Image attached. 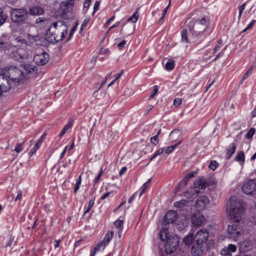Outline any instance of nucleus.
<instances>
[{
  "label": "nucleus",
  "mask_w": 256,
  "mask_h": 256,
  "mask_svg": "<svg viewBox=\"0 0 256 256\" xmlns=\"http://www.w3.org/2000/svg\"><path fill=\"white\" fill-rule=\"evenodd\" d=\"M68 29L67 25L63 21L54 22L46 31V38L52 42L62 40L66 37Z\"/></svg>",
  "instance_id": "nucleus-1"
},
{
  "label": "nucleus",
  "mask_w": 256,
  "mask_h": 256,
  "mask_svg": "<svg viewBox=\"0 0 256 256\" xmlns=\"http://www.w3.org/2000/svg\"><path fill=\"white\" fill-rule=\"evenodd\" d=\"M226 210L232 222H242L244 208L240 200L232 197L227 202Z\"/></svg>",
  "instance_id": "nucleus-2"
},
{
  "label": "nucleus",
  "mask_w": 256,
  "mask_h": 256,
  "mask_svg": "<svg viewBox=\"0 0 256 256\" xmlns=\"http://www.w3.org/2000/svg\"><path fill=\"white\" fill-rule=\"evenodd\" d=\"M242 222H232L228 226L227 228L228 238L234 241H236L243 234V228L242 226Z\"/></svg>",
  "instance_id": "nucleus-3"
},
{
  "label": "nucleus",
  "mask_w": 256,
  "mask_h": 256,
  "mask_svg": "<svg viewBox=\"0 0 256 256\" xmlns=\"http://www.w3.org/2000/svg\"><path fill=\"white\" fill-rule=\"evenodd\" d=\"M8 78L16 82H22L26 79V76L23 72L14 66H10L7 70Z\"/></svg>",
  "instance_id": "nucleus-4"
},
{
  "label": "nucleus",
  "mask_w": 256,
  "mask_h": 256,
  "mask_svg": "<svg viewBox=\"0 0 256 256\" xmlns=\"http://www.w3.org/2000/svg\"><path fill=\"white\" fill-rule=\"evenodd\" d=\"M12 20L15 23H20L28 17L27 10L25 8H13L10 12Z\"/></svg>",
  "instance_id": "nucleus-5"
},
{
  "label": "nucleus",
  "mask_w": 256,
  "mask_h": 256,
  "mask_svg": "<svg viewBox=\"0 0 256 256\" xmlns=\"http://www.w3.org/2000/svg\"><path fill=\"white\" fill-rule=\"evenodd\" d=\"M180 243V240L177 236H171L166 241L165 244V252L167 254H172L174 252Z\"/></svg>",
  "instance_id": "nucleus-6"
},
{
  "label": "nucleus",
  "mask_w": 256,
  "mask_h": 256,
  "mask_svg": "<svg viewBox=\"0 0 256 256\" xmlns=\"http://www.w3.org/2000/svg\"><path fill=\"white\" fill-rule=\"evenodd\" d=\"M242 188L243 192L247 194H255L256 192V182L250 180L245 182Z\"/></svg>",
  "instance_id": "nucleus-7"
},
{
  "label": "nucleus",
  "mask_w": 256,
  "mask_h": 256,
  "mask_svg": "<svg viewBox=\"0 0 256 256\" xmlns=\"http://www.w3.org/2000/svg\"><path fill=\"white\" fill-rule=\"evenodd\" d=\"M208 234L206 230H200L196 234L194 238V242L200 243L202 244H205L208 238Z\"/></svg>",
  "instance_id": "nucleus-8"
},
{
  "label": "nucleus",
  "mask_w": 256,
  "mask_h": 256,
  "mask_svg": "<svg viewBox=\"0 0 256 256\" xmlns=\"http://www.w3.org/2000/svg\"><path fill=\"white\" fill-rule=\"evenodd\" d=\"M60 8L62 12V16L64 18H69L72 17V4L70 2L61 4Z\"/></svg>",
  "instance_id": "nucleus-9"
},
{
  "label": "nucleus",
  "mask_w": 256,
  "mask_h": 256,
  "mask_svg": "<svg viewBox=\"0 0 256 256\" xmlns=\"http://www.w3.org/2000/svg\"><path fill=\"white\" fill-rule=\"evenodd\" d=\"M50 56L46 52H42L40 54H36L34 56V61L40 66H44L46 64L49 60Z\"/></svg>",
  "instance_id": "nucleus-10"
},
{
  "label": "nucleus",
  "mask_w": 256,
  "mask_h": 256,
  "mask_svg": "<svg viewBox=\"0 0 256 256\" xmlns=\"http://www.w3.org/2000/svg\"><path fill=\"white\" fill-rule=\"evenodd\" d=\"M11 88L10 80L3 74H0V92L2 95L4 92L8 91Z\"/></svg>",
  "instance_id": "nucleus-11"
},
{
  "label": "nucleus",
  "mask_w": 256,
  "mask_h": 256,
  "mask_svg": "<svg viewBox=\"0 0 256 256\" xmlns=\"http://www.w3.org/2000/svg\"><path fill=\"white\" fill-rule=\"evenodd\" d=\"M210 202L208 196H202L198 198L196 202V208L198 211L204 210L206 205Z\"/></svg>",
  "instance_id": "nucleus-12"
},
{
  "label": "nucleus",
  "mask_w": 256,
  "mask_h": 256,
  "mask_svg": "<svg viewBox=\"0 0 256 256\" xmlns=\"http://www.w3.org/2000/svg\"><path fill=\"white\" fill-rule=\"evenodd\" d=\"M204 244L194 242L190 250V253L192 256H200L204 250Z\"/></svg>",
  "instance_id": "nucleus-13"
},
{
  "label": "nucleus",
  "mask_w": 256,
  "mask_h": 256,
  "mask_svg": "<svg viewBox=\"0 0 256 256\" xmlns=\"http://www.w3.org/2000/svg\"><path fill=\"white\" fill-rule=\"evenodd\" d=\"M177 218V214L175 211L170 210L166 212L164 216L163 224L166 226V224L174 222Z\"/></svg>",
  "instance_id": "nucleus-14"
},
{
  "label": "nucleus",
  "mask_w": 256,
  "mask_h": 256,
  "mask_svg": "<svg viewBox=\"0 0 256 256\" xmlns=\"http://www.w3.org/2000/svg\"><path fill=\"white\" fill-rule=\"evenodd\" d=\"M240 250L245 252L251 250L253 247V242L250 240H246L241 242L240 244Z\"/></svg>",
  "instance_id": "nucleus-15"
},
{
  "label": "nucleus",
  "mask_w": 256,
  "mask_h": 256,
  "mask_svg": "<svg viewBox=\"0 0 256 256\" xmlns=\"http://www.w3.org/2000/svg\"><path fill=\"white\" fill-rule=\"evenodd\" d=\"M192 221L194 225L200 226L204 221V218L200 212H197L192 216Z\"/></svg>",
  "instance_id": "nucleus-16"
},
{
  "label": "nucleus",
  "mask_w": 256,
  "mask_h": 256,
  "mask_svg": "<svg viewBox=\"0 0 256 256\" xmlns=\"http://www.w3.org/2000/svg\"><path fill=\"white\" fill-rule=\"evenodd\" d=\"M44 10L42 8L38 6H34L29 10V13L30 15L38 16L44 13Z\"/></svg>",
  "instance_id": "nucleus-17"
},
{
  "label": "nucleus",
  "mask_w": 256,
  "mask_h": 256,
  "mask_svg": "<svg viewBox=\"0 0 256 256\" xmlns=\"http://www.w3.org/2000/svg\"><path fill=\"white\" fill-rule=\"evenodd\" d=\"M134 30V26L133 24L126 25L125 26L122 28L121 33L126 36H129L132 34Z\"/></svg>",
  "instance_id": "nucleus-18"
},
{
  "label": "nucleus",
  "mask_w": 256,
  "mask_h": 256,
  "mask_svg": "<svg viewBox=\"0 0 256 256\" xmlns=\"http://www.w3.org/2000/svg\"><path fill=\"white\" fill-rule=\"evenodd\" d=\"M195 188L204 189L206 187V180L204 179L196 180L194 184Z\"/></svg>",
  "instance_id": "nucleus-19"
},
{
  "label": "nucleus",
  "mask_w": 256,
  "mask_h": 256,
  "mask_svg": "<svg viewBox=\"0 0 256 256\" xmlns=\"http://www.w3.org/2000/svg\"><path fill=\"white\" fill-rule=\"evenodd\" d=\"M163 229L160 231V239L162 241L167 240L168 238H170V236H169V234L168 232V230L166 228V226H164Z\"/></svg>",
  "instance_id": "nucleus-20"
},
{
  "label": "nucleus",
  "mask_w": 256,
  "mask_h": 256,
  "mask_svg": "<svg viewBox=\"0 0 256 256\" xmlns=\"http://www.w3.org/2000/svg\"><path fill=\"white\" fill-rule=\"evenodd\" d=\"M14 46L8 42H0V50H12Z\"/></svg>",
  "instance_id": "nucleus-21"
},
{
  "label": "nucleus",
  "mask_w": 256,
  "mask_h": 256,
  "mask_svg": "<svg viewBox=\"0 0 256 256\" xmlns=\"http://www.w3.org/2000/svg\"><path fill=\"white\" fill-rule=\"evenodd\" d=\"M236 149V144L234 143L231 144L226 153V158L227 160L230 159L234 153Z\"/></svg>",
  "instance_id": "nucleus-22"
},
{
  "label": "nucleus",
  "mask_w": 256,
  "mask_h": 256,
  "mask_svg": "<svg viewBox=\"0 0 256 256\" xmlns=\"http://www.w3.org/2000/svg\"><path fill=\"white\" fill-rule=\"evenodd\" d=\"M124 222L122 220H118L114 222V226L118 230V236H121L123 228Z\"/></svg>",
  "instance_id": "nucleus-23"
},
{
  "label": "nucleus",
  "mask_w": 256,
  "mask_h": 256,
  "mask_svg": "<svg viewBox=\"0 0 256 256\" xmlns=\"http://www.w3.org/2000/svg\"><path fill=\"white\" fill-rule=\"evenodd\" d=\"M194 237L193 234H189L184 238L183 242L186 246H190L192 244V241H194Z\"/></svg>",
  "instance_id": "nucleus-24"
},
{
  "label": "nucleus",
  "mask_w": 256,
  "mask_h": 256,
  "mask_svg": "<svg viewBox=\"0 0 256 256\" xmlns=\"http://www.w3.org/2000/svg\"><path fill=\"white\" fill-rule=\"evenodd\" d=\"M181 142L182 140L178 142L174 146H170L166 148H164V152L166 154H170L175 149L176 146H178L181 143Z\"/></svg>",
  "instance_id": "nucleus-25"
},
{
  "label": "nucleus",
  "mask_w": 256,
  "mask_h": 256,
  "mask_svg": "<svg viewBox=\"0 0 256 256\" xmlns=\"http://www.w3.org/2000/svg\"><path fill=\"white\" fill-rule=\"evenodd\" d=\"M234 160L238 162H244V152L239 151L235 157Z\"/></svg>",
  "instance_id": "nucleus-26"
},
{
  "label": "nucleus",
  "mask_w": 256,
  "mask_h": 256,
  "mask_svg": "<svg viewBox=\"0 0 256 256\" xmlns=\"http://www.w3.org/2000/svg\"><path fill=\"white\" fill-rule=\"evenodd\" d=\"M72 126V123L71 122H68L63 128L61 132L58 135L60 138H62L66 132V131L70 128Z\"/></svg>",
  "instance_id": "nucleus-27"
},
{
  "label": "nucleus",
  "mask_w": 256,
  "mask_h": 256,
  "mask_svg": "<svg viewBox=\"0 0 256 256\" xmlns=\"http://www.w3.org/2000/svg\"><path fill=\"white\" fill-rule=\"evenodd\" d=\"M180 134L181 132L178 130H174L170 132V136L172 140H174L180 136Z\"/></svg>",
  "instance_id": "nucleus-28"
},
{
  "label": "nucleus",
  "mask_w": 256,
  "mask_h": 256,
  "mask_svg": "<svg viewBox=\"0 0 256 256\" xmlns=\"http://www.w3.org/2000/svg\"><path fill=\"white\" fill-rule=\"evenodd\" d=\"M113 234H114L113 232H112V231L108 232L106 233V234L104 240H102L103 242H104V243H106L107 244H108L110 241V240H112V238L113 236Z\"/></svg>",
  "instance_id": "nucleus-29"
},
{
  "label": "nucleus",
  "mask_w": 256,
  "mask_h": 256,
  "mask_svg": "<svg viewBox=\"0 0 256 256\" xmlns=\"http://www.w3.org/2000/svg\"><path fill=\"white\" fill-rule=\"evenodd\" d=\"M182 40L186 43L188 42V30L186 29L183 30L181 32Z\"/></svg>",
  "instance_id": "nucleus-30"
},
{
  "label": "nucleus",
  "mask_w": 256,
  "mask_h": 256,
  "mask_svg": "<svg viewBox=\"0 0 256 256\" xmlns=\"http://www.w3.org/2000/svg\"><path fill=\"white\" fill-rule=\"evenodd\" d=\"M174 68V62L172 60H169L166 64V68L168 70H171Z\"/></svg>",
  "instance_id": "nucleus-31"
},
{
  "label": "nucleus",
  "mask_w": 256,
  "mask_h": 256,
  "mask_svg": "<svg viewBox=\"0 0 256 256\" xmlns=\"http://www.w3.org/2000/svg\"><path fill=\"white\" fill-rule=\"evenodd\" d=\"M138 16H139L138 14V13L137 12H136L130 17L128 19L127 21H128V22L132 21V22L134 23L138 20Z\"/></svg>",
  "instance_id": "nucleus-32"
},
{
  "label": "nucleus",
  "mask_w": 256,
  "mask_h": 256,
  "mask_svg": "<svg viewBox=\"0 0 256 256\" xmlns=\"http://www.w3.org/2000/svg\"><path fill=\"white\" fill-rule=\"evenodd\" d=\"M196 174V172H190L187 174L184 178V180L185 182L184 185H186L187 184L188 180L190 178L194 177Z\"/></svg>",
  "instance_id": "nucleus-33"
},
{
  "label": "nucleus",
  "mask_w": 256,
  "mask_h": 256,
  "mask_svg": "<svg viewBox=\"0 0 256 256\" xmlns=\"http://www.w3.org/2000/svg\"><path fill=\"white\" fill-rule=\"evenodd\" d=\"M107 245L106 244L104 243V242L102 241L95 246L96 250H98V251L104 250Z\"/></svg>",
  "instance_id": "nucleus-34"
},
{
  "label": "nucleus",
  "mask_w": 256,
  "mask_h": 256,
  "mask_svg": "<svg viewBox=\"0 0 256 256\" xmlns=\"http://www.w3.org/2000/svg\"><path fill=\"white\" fill-rule=\"evenodd\" d=\"M186 200H181L180 201H178L176 202H175L174 203V206L175 207L178 208H182L186 204Z\"/></svg>",
  "instance_id": "nucleus-35"
},
{
  "label": "nucleus",
  "mask_w": 256,
  "mask_h": 256,
  "mask_svg": "<svg viewBox=\"0 0 256 256\" xmlns=\"http://www.w3.org/2000/svg\"><path fill=\"white\" fill-rule=\"evenodd\" d=\"M222 256H232V253L230 252V250L227 247H226L222 249L220 252Z\"/></svg>",
  "instance_id": "nucleus-36"
},
{
  "label": "nucleus",
  "mask_w": 256,
  "mask_h": 256,
  "mask_svg": "<svg viewBox=\"0 0 256 256\" xmlns=\"http://www.w3.org/2000/svg\"><path fill=\"white\" fill-rule=\"evenodd\" d=\"M24 68L26 71L28 73L34 72L36 68L35 66H33L29 64L25 65Z\"/></svg>",
  "instance_id": "nucleus-37"
},
{
  "label": "nucleus",
  "mask_w": 256,
  "mask_h": 256,
  "mask_svg": "<svg viewBox=\"0 0 256 256\" xmlns=\"http://www.w3.org/2000/svg\"><path fill=\"white\" fill-rule=\"evenodd\" d=\"M94 202V200H91L89 202H88V208L86 210V211L84 212V214H86L88 213L90 210L91 208L93 206Z\"/></svg>",
  "instance_id": "nucleus-38"
},
{
  "label": "nucleus",
  "mask_w": 256,
  "mask_h": 256,
  "mask_svg": "<svg viewBox=\"0 0 256 256\" xmlns=\"http://www.w3.org/2000/svg\"><path fill=\"white\" fill-rule=\"evenodd\" d=\"M218 166V164L216 161H212L210 162L208 167L212 170H215Z\"/></svg>",
  "instance_id": "nucleus-39"
},
{
  "label": "nucleus",
  "mask_w": 256,
  "mask_h": 256,
  "mask_svg": "<svg viewBox=\"0 0 256 256\" xmlns=\"http://www.w3.org/2000/svg\"><path fill=\"white\" fill-rule=\"evenodd\" d=\"M15 42L18 44H19V45L26 43V40L20 36H18L15 39Z\"/></svg>",
  "instance_id": "nucleus-40"
},
{
  "label": "nucleus",
  "mask_w": 256,
  "mask_h": 256,
  "mask_svg": "<svg viewBox=\"0 0 256 256\" xmlns=\"http://www.w3.org/2000/svg\"><path fill=\"white\" fill-rule=\"evenodd\" d=\"M245 6H246V3H244L238 7V10H239V14H238V20L240 19V18L242 16V12L245 8Z\"/></svg>",
  "instance_id": "nucleus-41"
},
{
  "label": "nucleus",
  "mask_w": 256,
  "mask_h": 256,
  "mask_svg": "<svg viewBox=\"0 0 256 256\" xmlns=\"http://www.w3.org/2000/svg\"><path fill=\"white\" fill-rule=\"evenodd\" d=\"M254 129L253 128H250L246 135V137L248 138H250L254 134Z\"/></svg>",
  "instance_id": "nucleus-42"
},
{
  "label": "nucleus",
  "mask_w": 256,
  "mask_h": 256,
  "mask_svg": "<svg viewBox=\"0 0 256 256\" xmlns=\"http://www.w3.org/2000/svg\"><path fill=\"white\" fill-rule=\"evenodd\" d=\"M164 150V148L159 149L157 152H155V154H154V156L150 158V161H152L154 158L158 156V155H160V154H162Z\"/></svg>",
  "instance_id": "nucleus-43"
},
{
  "label": "nucleus",
  "mask_w": 256,
  "mask_h": 256,
  "mask_svg": "<svg viewBox=\"0 0 256 256\" xmlns=\"http://www.w3.org/2000/svg\"><path fill=\"white\" fill-rule=\"evenodd\" d=\"M158 135H156L150 138V142L154 145L156 146L158 142Z\"/></svg>",
  "instance_id": "nucleus-44"
},
{
  "label": "nucleus",
  "mask_w": 256,
  "mask_h": 256,
  "mask_svg": "<svg viewBox=\"0 0 256 256\" xmlns=\"http://www.w3.org/2000/svg\"><path fill=\"white\" fill-rule=\"evenodd\" d=\"M126 44V42L125 40H122V42L118 43L117 44V48L119 50H121L125 48Z\"/></svg>",
  "instance_id": "nucleus-45"
},
{
  "label": "nucleus",
  "mask_w": 256,
  "mask_h": 256,
  "mask_svg": "<svg viewBox=\"0 0 256 256\" xmlns=\"http://www.w3.org/2000/svg\"><path fill=\"white\" fill-rule=\"evenodd\" d=\"M227 248L232 253L236 252L237 249L236 246L232 244H229Z\"/></svg>",
  "instance_id": "nucleus-46"
},
{
  "label": "nucleus",
  "mask_w": 256,
  "mask_h": 256,
  "mask_svg": "<svg viewBox=\"0 0 256 256\" xmlns=\"http://www.w3.org/2000/svg\"><path fill=\"white\" fill-rule=\"evenodd\" d=\"M40 144H38V143H36L34 147L31 150L30 153L32 155L34 154L36 150L40 148Z\"/></svg>",
  "instance_id": "nucleus-47"
},
{
  "label": "nucleus",
  "mask_w": 256,
  "mask_h": 256,
  "mask_svg": "<svg viewBox=\"0 0 256 256\" xmlns=\"http://www.w3.org/2000/svg\"><path fill=\"white\" fill-rule=\"evenodd\" d=\"M202 32L204 36L208 35L212 32V30L209 27L206 26Z\"/></svg>",
  "instance_id": "nucleus-48"
},
{
  "label": "nucleus",
  "mask_w": 256,
  "mask_h": 256,
  "mask_svg": "<svg viewBox=\"0 0 256 256\" xmlns=\"http://www.w3.org/2000/svg\"><path fill=\"white\" fill-rule=\"evenodd\" d=\"M255 22V20H252L248 25L242 30V32H245L251 28L254 25Z\"/></svg>",
  "instance_id": "nucleus-49"
},
{
  "label": "nucleus",
  "mask_w": 256,
  "mask_h": 256,
  "mask_svg": "<svg viewBox=\"0 0 256 256\" xmlns=\"http://www.w3.org/2000/svg\"><path fill=\"white\" fill-rule=\"evenodd\" d=\"M148 186L147 184V183H144L142 186V190L140 193V196H141L142 194L144 193L145 190L148 188Z\"/></svg>",
  "instance_id": "nucleus-50"
},
{
  "label": "nucleus",
  "mask_w": 256,
  "mask_h": 256,
  "mask_svg": "<svg viewBox=\"0 0 256 256\" xmlns=\"http://www.w3.org/2000/svg\"><path fill=\"white\" fill-rule=\"evenodd\" d=\"M182 103V100L180 98H176L174 100L173 104L176 106H178Z\"/></svg>",
  "instance_id": "nucleus-51"
},
{
  "label": "nucleus",
  "mask_w": 256,
  "mask_h": 256,
  "mask_svg": "<svg viewBox=\"0 0 256 256\" xmlns=\"http://www.w3.org/2000/svg\"><path fill=\"white\" fill-rule=\"evenodd\" d=\"M22 144L23 143L18 144L16 148H14V151H16L18 153L20 152L22 150Z\"/></svg>",
  "instance_id": "nucleus-52"
},
{
  "label": "nucleus",
  "mask_w": 256,
  "mask_h": 256,
  "mask_svg": "<svg viewBox=\"0 0 256 256\" xmlns=\"http://www.w3.org/2000/svg\"><path fill=\"white\" fill-rule=\"evenodd\" d=\"M89 20H90L89 18H86L84 20V21L83 22L81 26L80 30H82L83 29H84L86 27L87 24L89 22Z\"/></svg>",
  "instance_id": "nucleus-53"
},
{
  "label": "nucleus",
  "mask_w": 256,
  "mask_h": 256,
  "mask_svg": "<svg viewBox=\"0 0 256 256\" xmlns=\"http://www.w3.org/2000/svg\"><path fill=\"white\" fill-rule=\"evenodd\" d=\"M194 194V192L189 191H186L184 194V196L190 199L193 197Z\"/></svg>",
  "instance_id": "nucleus-54"
},
{
  "label": "nucleus",
  "mask_w": 256,
  "mask_h": 256,
  "mask_svg": "<svg viewBox=\"0 0 256 256\" xmlns=\"http://www.w3.org/2000/svg\"><path fill=\"white\" fill-rule=\"evenodd\" d=\"M158 91V86H154V90L153 92L150 95V98H154L156 94H157Z\"/></svg>",
  "instance_id": "nucleus-55"
},
{
  "label": "nucleus",
  "mask_w": 256,
  "mask_h": 256,
  "mask_svg": "<svg viewBox=\"0 0 256 256\" xmlns=\"http://www.w3.org/2000/svg\"><path fill=\"white\" fill-rule=\"evenodd\" d=\"M250 221L256 225V213L253 214L250 218Z\"/></svg>",
  "instance_id": "nucleus-56"
},
{
  "label": "nucleus",
  "mask_w": 256,
  "mask_h": 256,
  "mask_svg": "<svg viewBox=\"0 0 256 256\" xmlns=\"http://www.w3.org/2000/svg\"><path fill=\"white\" fill-rule=\"evenodd\" d=\"M222 44V40H220L218 42V44L216 46L214 49V52H216L219 50V48L221 47Z\"/></svg>",
  "instance_id": "nucleus-57"
},
{
  "label": "nucleus",
  "mask_w": 256,
  "mask_h": 256,
  "mask_svg": "<svg viewBox=\"0 0 256 256\" xmlns=\"http://www.w3.org/2000/svg\"><path fill=\"white\" fill-rule=\"evenodd\" d=\"M46 132H44L42 136L40 137V138L39 139L38 143V144H40V145L42 144L43 142L44 141L45 138H46Z\"/></svg>",
  "instance_id": "nucleus-58"
},
{
  "label": "nucleus",
  "mask_w": 256,
  "mask_h": 256,
  "mask_svg": "<svg viewBox=\"0 0 256 256\" xmlns=\"http://www.w3.org/2000/svg\"><path fill=\"white\" fill-rule=\"evenodd\" d=\"M22 190H18V192L17 196L16 198V201L18 200H20L22 199Z\"/></svg>",
  "instance_id": "nucleus-59"
},
{
  "label": "nucleus",
  "mask_w": 256,
  "mask_h": 256,
  "mask_svg": "<svg viewBox=\"0 0 256 256\" xmlns=\"http://www.w3.org/2000/svg\"><path fill=\"white\" fill-rule=\"evenodd\" d=\"M100 2H98V1L96 2L94 5V12H95L96 11L98 10L99 6H100Z\"/></svg>",
  "instance_id": "nucleus-60"
},
{
  "label": "nucleus",
  "mask_w": 256,
  "mask_h": 256,
  "mask_svg": "<svg viewBox=\"0 0 256 256\" xmlns=\"http://www.w3.org/2000/svg\"><path fill=\"white\" fill-rule=\"evenodd\" d=\"M102 172H102V168H101L100 174H98V176L95 179L94 184H96L99 181V180L100 179Z\"/></svg>",
  "instance_id": "nucleus-61"
},
{
  "label": "nucleus",
  "mask_w": 256,
  "mask_h": 256,
  "mask_svg": "<svg viewBox=\"0 0 256 256\" xmlns=\"http://www.w3.org/2000/svg\"><path fill=\"white\" fill-rule=\"evenodd\" d=\"M6 18L4 16H0V26L5 22Z\"/></svg>",
  "instance_id": "nucleus-62"
},
{
  "label": "nucleus",
  "mask_w": 256,
  "mask_h": 256,
  "mask_svg": "<svg viewBox=\"0 0 256 256\" xmlns=\"http://www.w3.org/2000/svg\"><path fill=\"white\" fill-rule=\"evenodd\" d=\"M206 20L205 18H202L199 21V24L202 26H205L206 24Z\"/></svg>",
  "instance_id": "nucleus-63"
},
{
  "label": "nucleus",
  "mask_w": 256,
  "mask_h": 256,
  "mask_svg": "<svg viewBox=\"0 0 256 256\" xmlns=\"http://www.w3.org/2000/svg\"><path fill=\"white\" fill-rule=\"evenodd\" d=\"M90 0H86L84 3V8H88L90 5Z\"/></svg>",
  "instance_id": "nucleus-64"
}]
</instances>
